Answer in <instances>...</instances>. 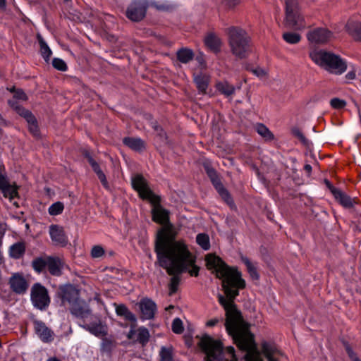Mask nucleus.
<instances>
[{
	"mask_svg": "<svg viewBox=\"0 0 361 361\" xmlns=\"http://www.w3.org/2000/svg\"><path fill=\"white\" fill-rule=\"evenodd\" d=\"M206 262L207 268L222 279V286L226 298L219 295L218 298L226 312L225 326L228 334L238 347L246 353L245 361H263L247 324L243 320L233 302V300L239 295L238 289L245 287V281L242 279L241 273L237 269L227 266L215 255H208Z\"/></svg>",
	"mask_w": 361,
	"mask_h": 361,
	"instance_id": "f257e3e1",
	"label": "nucleus"
},
{
	"mask_svg": "<svg viewBox=\"0 0 361 361\" xmlns=\"http://www.w3.org/2000/svg\"><path fill=\"white\" fill-rule=\"evenodd\" d=\"M132 185L141 198L152 204V219L163 226L157 232L155 243L159 265L170 274L183 271L194 262L193 255L184 241L175 240L176 232L169 223V212L159 205V197L152 192L142 176H133Z\"/></svg>",
	"mask_w": 361,
	"mask_h": 361,
	"instance_id": "f03ea898",
	"label": "nucleus"
},
{
	"mask_svg": "<svg viewBox=\"0 0 361 361\" xmlns=\"http://www.w3.org/2000/svg\"><path fill=\"white\" fill-rule=\"evenodd\" d=\"M199 345L206 355V361L237 360L233 347L229 346L223 350L221 343L209 336H202Z\"/></svg>",
	"mask_w": 361,
	"mask_h": 361,
	"instance_id": "7ed1b4c3",
	"label": "nucleus"
},
{
	"mask_svg": "<svg viewBox=\"0 0 361 361\" xmlns=\"http://www.w3.org/2000/svg\"><path fill=\"white\" fill-rule=\"evenodd\" d=\"M312 61L330 73L341 75L347 69V64L339 56L322 49L310 52Z\"/></svg>",
	"mask_w": 361,
	"mask_h": 361,
	"instance_id": "20e7f679",
	"label": "nucleus"
},
{
	"mask_svg": "<svg viewBox=\"0 0 361 361\" xmlns=\"http://www.w3.org/2000/svg\"><path fill=\"white\" fill-rule=\"evenodd\" d=\"M229 44L233 55L245 58L250 52V38L245 30L232 27L229 30Z\"/></svg>",
	"mask_w": 361,
	"mask_h": 361,
	"instance_id": "39448f33",
	"label": "nucleus"
},
{
	"mask_svg": "<svg viewBox=\"0 0 361 361\" xmlns=\"http://www.w3.org/2000/svg\"><path fill=\"white\" fill-rule=\"evenodd\" d=\"M285 25L287 27L296 30H301L307 27L304 17L298 10L295 0H286Z\"/></svg>",
	"mask_w": 361,
	"mask_h": 361,
	"instance_id": "423d86ee",
	"label": "nucleus"
},
{
	"mask_svg": "<svg viewBox=\"0 0 361 361\" xmlns=\"http://www.w3.org/2000/svg\"><path fill=\"white\" fill-rule=\"evenodd\" d=\"M31 300L34 306L40 310L47 307L50 302L47 289L38 283L32 288Z\"/></svg>",
	"mask_w": 361,
	"mask_h": 361,
	"instance_id": "0eeeda50",
	"label": "nucleus"
},
{
	"mask_svg": "<svg viewBox=\"0 0 361 361\" xmlns=\"http://www.w3.org/2000/svg\"><path fill=\"white\" fill-rule=\"evenodd\" d=\"M307 40L312 44H325L334 38L333 33L329 30L318 27L307 33Z\"/></svg>",
	"mask_w": 361,
	"mask_h": 361,
	"instance_id": "6e6552de",
	"label": "nucleus"
},
{
	"mask_svg": "<svg viewBox=\"0 0 361 361\" xmlns=\"http://www.w3.org/2000/svg\"><path fill=\"white\" fill-rule=\"evenodd\" d=\"M0 190L4 197L10 200L18 196V187L15 183H11L7 178L4 168L0 167Z\"/></svg>",
	"mask_w": 361,
	"mask_h": 361,
	"instance_id": "1a4fd4ad",
	"label": "nucleus"
},
{
	"mask_svg": "<svg viewBox=\"0 0 361 361\" xmlns=\"http://www.w3.org/2000/svg\"><path fill=\"white\" fill-rule=\"evenodd\" d=\"M147 6L145 0H135L126 11L127 17L133 21L142 20L145 16Z\"/></svg>",
	"mask_w": 361,
	"mask_h": 361,
	"instance_id": "9d476101",
	"label": "nucleus"
},
{
	"mask_svg": "<svg viewBox=\"0 0 361 361\" xmlns=\"http://www.w3.org/2000/svg\"><path fill=\"white\" fill-rule=\"evenodd\" d=\"M261 353L268 361H281L284 357L273 342L267 341H262Z\"/></svg>",
	"mask_w": 361,
	"mask_h": 361,
	"instance_id": "9b49d317",
	"label": "nucleus"
},
{
	"mask_svg": "<svg viewBox=\"0 0 361 361\" xmlns=\"http://www.w3.org/2000/svg\"><path fill=\"white\" fill-rule=\"evenodd\" d=\"M11 290L18 294H23L28 288V283L22 274L14 273L9 279Z\"/></svg>",
	"mask_w": 361,
	"mask_h": 361,
	"instance_id": "f8f14e48",
	"label": "nucleus"
},
{
	"mask_svg": "<svg viewBox=\"0 0 361 361\" xmlns=\"http://www.w3.org/2000/svg\"><path fill=\"white\" fill-rule=\"evenodd\" d=\"M8 103L12 107L18 109V114L26 119L30 133H32L33 135L37 136L39 134L38 126L36 122V119L35 116L31 114V112L27 110L19 108L18 106L16 105V104L13 102V101H9Z\"/></svg>",
	"mask_w": 361,
	"mask_h": 361,
	"instance_id": "ddd939ff",
	"label": "nucleus"
},
{
	"mask_svg": "<svg viewBox=\"0 0 361 361\" xmlns=\"http://www.w3.org/2000/svg\"><path fill=\"white\" fill-rule=\"evenodd\" d=\"M141 317L143 319H150L154 316L157 311V305L154 301L149 298H143L139 302Z\"/></svg>",
	"mask_w": 361,
	"mask_h": 361,
	"instance_id": "4468645a",
	"label": "nucleus"
},
{
	"mask_svg": "<svg viewBox=\"0 0 361 361\" xmlns=\"http://www.w3.org/2000/svg\"><path fill=\"white\" fill-rule=\"evenodd\" d=\"M207 174L222 199H224L228 204H231L232 200L227 190L224 188L223 185L220 182L216 171L212 169H208Z\"/></svg>",
	"mask_w": 361,
	"mask_h": 361,
	"instance_id": "2eb2a0df",
	"label": "nucleus"
},
{
	"mask_svg": "<svg viewBox=\"0 0 361 361\" xmlns=\"http://www.w3.org/2000/svg\"><path fill=\"white\" fill-rule=\"evenodd\" d=\"M60 295L63 303L68 302L71 306L79 300L78 290L71 285H66L60 288Z\"/></svg>",
	"mask_w": 361,
	"mask_h": 361,
	"instance_id": "dca6fc26",
	"label": "nucleus"
},
{
	"mask_svg": "<svg viewBox=\"0 0 361 361\" xmlns=\"http://www.w3.org/2000/svg\"><path fill=\"white\" fill-rule=\"evenodd\" d=\"M82 326L83 329L99 338H102L107 334V326L100 320Z\"/></svg>",
	"mask_w": 361,
	"mask_h": 361,
	"instance_id": "f3484780",
	"label": "nucleus"
},
{
	"mask_svg": "<svg viewBox=\"0 0 361 361\" xmlns=\"http://www.w3.org/2000/svg\"><path fill=\"white\" fill-rule=\"evenodd\" d=\"M35 333L43 342H49L53 339V332L42 322H34Z\"/></svg>",
	"mask_w": 361,
	"mask_h": 361,
	"instance_id": "a211bd4d",
	"label": "nucleus"
},
{
	"mask_svg": "<svg viewBox=\"0 0 361 361\" xmlns=\"http://www.w3.org/2000/svg\"><path fill=\"white\" fill-rule=\"evenodd\" d=\"M193 259H195L194 257H193ZM195 260H194V262L192 263V264L188 266L185 270L183 271V272L186 270H188L191 276H197L198 272H199V268L195 265ZM181 273H182V271H181ZM168 274L170 275H176V274H180V272L173 273V274H170L168 272ZM178 282H179V279L178 276H173L171 278V283L169 284V290H170L169 294L170 295H172L173 293H174L176 291Z\"/></svg>",
	"mask_w": 361,
	"mask_h": 361,
	"instance_id": "6ab92c4d",
	"label": "nucleus"
},
{
	"mask_svg": "<svg viewBox=\"0 0 361 361\" xmlns=\"http://www.w3.org/2000/svg\"><path fill=\"white\" fill-rule=\"evenodd\" d=\"M70 309L71 313L77 317L86 318L90 314V310L88 305L80 299L73 302Z\"/></svg>",
	"mask_w": 361,
	"mask_h": 361,
	"instance_id": "aec40b11",
	"label": "nucleus"
},
{
	"mask_svg": "<svg viewBox=\"0 0 361 361\" xmlns=\"http://www.w3.org/2000/svg\"><path fill=\"white\" fill-rule=\"evenodd\" d=\"M331 192L334 195L335 199L338 201L339 203L344 207L350 208L355 203V199L351 198L341 190L334 188L331 189Z\"/></svg>",
	"mask_w": 361,
	"mask_h": 361,
	"instance_id": "412c9836",
	"label": "nucleus"
},
{
	"mask_svg": "<svg viewBox=\"0 0 361 361\" xmlns=\"http://www.w3.org/2000/svg\"><path fill=\"white\" fill-rule=\"evenodd\" d=\"M47 269L51 274L54 276H60L64 264L59 257H47Z\"/></svg>",
	"mask_w": 361,
	"mask_h": 361,
	"instance_id": "4be33fe9",
	"label": "nucleus"
},
{
	"mask_svg": "<svg viewBox=\"0 0 361 361\" xmlns=\"http://www.w3.org/2000/svg\"><path fill=\"white\" fill-rule=\"evenodd\" d=\"M49 235L52 241L54 243L63 245L66 244V237L61 226L51 225L49 227Z\"/></svg>",
	"mask_w": 361,
	"mask_h": 361,
	"instance_id": "5701e85b",
	"label": "nucleus"
},
{
	"mask_svg": "<svg viewBox=\"0 0 361 361\" xmlns=\"http://www.w3.org/2000/svg\"><path fill=\"white\" fill-rule=\"evenodd\" d=\"M204 43L211 51L217 52L220 49L221 41L216 35L209 34L204 39Z\"/></svg>",
	"mask_w": 361,
	"mask_h": 361,
	"instance_id": "b1692460",
	"label": "nucleus"
},
{
	"mask_svg": "<svg viewBox=\"0 0 361 361\" xmlns=\"http://www.w3.org/2000/svg\"><path fill=\"white\" fill-rule=\"evenodd\" d=\"M348 33L357 41H361V22L350 21L346 25Z\"/></svg>",
	"mask_w": 361,
	"mask_h": 361,
	"instance_id": "393cba45",
	"label": "nucleus"
},
{
	"mask_svg": "<svg viewBox=\"0 0 361 361\" xmlns=\"http://www.w3.org/2000/svg\"><path fill=\"white\" fill-rule=\"evenodd\" d=\"M123 142L126 146L135 151H141L145 147L144 142L138 137H126L123 139Z\"/></svg>",
	"mask_w": 361,
	"mask_h": 361,
	"instance_id": "a878e982",
	"label": "nucleus"
},
{
	"mask_svg": "<svg viewBox=\"0 0 361 361\" xmlns=\"http://www.w3.org/2000/svg\"><path fill=\"white\" fill-rule=\"evenodd\" d=\"M194 80L198 90L202 93H205L209 84V76L203 74H196L194 75Z\"/></svg>",
	"mask_w": 361,
	"mask_h": 361,
	"instance_id": "bb28decb",
	"label": "nucleus"
},
{
	"mask_svg": "<svg viewBox=\"0 0 361 361\" xmlns=\"http://www.w3.org/2000/svg\"><path fill=\"white\" fill-rule=\"evenodd\" d=\"M216 90L226 97L231 96L235 92V87L227 81L218 82L216 84Z\"/></svg>",
	"mask_w": 361,
	"mask_h": 361,
	"instance_id": "cd10ccee",
	"label": "nucleus"
},
{
	"mask_svg": "<svg viewBox=\"0 0 361 361\" xmlns=\"http://www.w3.org/2000/svg\"><path fill=\"white\" fill-rule=\"evenodd\" d=\"M137 334V340L142 343H146L149 336L148 330L146 328L140 327L137 331L131 329L128 334V338H131L134 334Z\"/></svg>",
	"mask_w": 361,
	"mask_h": 361,
	"instance_id": "c85d7f7f",
	"label": "nucleus"
},
{
	"mask_svg": "<svg viewBox=\"0 0 361 361\" xmlns=\"http://www.w3.org/2000/svg\"><path fill=\"white\" fill-rule=\"evenodd\" d=\"M194 56L193 51L187 48H182L177 51V58L178 61L183 63L190 61Z\"/></svg>",
	"mask_w": 361,
	"mask_h": 361,
	"instance_id": "c756f323",
	"label": "nucleus"
},
{
	"mask_svg": "<svg viewBox=\"0 0 361 361\" xmlns=\"http://www.w3.org/2000/svg\"><path fill=\"white\" fill-rule=\"evenodd\" d=\"M87 159H88V161H89L90 164L92 167L94 172L97 174V176H98L99 179L100 180V181L102 182V183L103 184V185L104 187H107V180H106V176H105L104 173L99 169L98 164L90 156L87 157Z\"/></svg>",
	"mask_w": 361,
	"mask_h": 361,
	"instance_id": "7c9ffc66",
	"label": "nucleus"
},
{
	"mask_svg": "<svg viewBox=\"0 0 361 361\" xmlns=\"http://www.w3.org/2000/svg\"><path fill=\"white\" fill-rule=\"evenodd\" d=\"M116 312L118 315L123 317L127 320L135 322L136 317L128 309L123 305H117L116 307Z\"/></svg>",
	"mask_w": 361,
	"mask_h": 361,
	"instance_id": "2f4dec72",
	"label": "nucleus"
},
{
	"mask_svg": "<svg viewBox=\"0 0 361 361\" xmlns=\"http://www.w3.org/2000/svg\"><path fill=\"white\" fill-rule=\"evenodd\" d=\"M25 252V246L23 243H16L10 247V256L15 259L20 258Z\"/></svg>",
	"mask_w": 361,
	"mask_h": 361,
	"instance_id": "473e14b6",
	"label": "nucleus"
},
{
	"mask_svg": "<svg viewBox=\"0 0 361 361\" xmlns=\"http://www.w3.org/2000/svg\"><path fill=\"white\" fill-rule=\"evenodd\" d=\"M39 43L40 45V51L42 54V56L44 59L46 61H48L49 60V58L52 54L51 50L49 49L47 43L44 42L43 38L40 36H37Z\"/></svg>",
	"mask_w": 361,
	"mask_h": 361,
	"instance_id": "72a5a7b5",
	"label": "nucleus"
},
{
	"mask_svg": "<svg viewBox=\"0 0 361 361\" xmlns=\"http://www.w3.org/2000/svg\"><path fill=\"white\" fill-rule=\"evenodd\" d=\"M283 39L288 44H298L301 40V36L298 33L286 32L283 34Z\"/></svg>",
	"mask_w": 361,
	"mask_h": 361,
	"instance_id": "f704fd0d",
	"label": "nucleus"
},
{
	"mask_svg": "<svg viewBox=\"0 0 361 361\" xmlns=\"http://www.w3.org/2000/svg\"><path fill=\"white\" fill-rule=\"evenodd\" d=\"M196 242L204 250H208L210 247L209 238L205 233H199L196 237Z\"/></svg>",
	"mask_w": 361,
	"mask_h": 361,
	"instance_id": "c9c22d12",
	"label": "nucleus"
},
{
	"mask_svg": "<svg viewBox=\"0 0 361 361\" xmlns=\"http://www.w3.org/2000/svg\"><path fill=\"white\" fill-rule=\"evenodd\" d=\"M243 262L246 265L247 271L249 272L251 278L252 279H259V274L256 270V268L255 266L251 263V262L249 260V259L246 257H242L241 258Z\"/></svg>",
	"mask_w": 361,
	"mask_h": 361,
	"instance_id": "e433bc0d",
	"label": "nucleus"
},
{
	"mask_svg": "<svg viewBox=\"0 0 361 361\" xmlns=\"http://www.w3.org/2000/svg\"><path fill=\"white\" fill-rule=\"evenodd\" d=\"M64 205L61 202H56L49 206L48 212L51 216H56L63 212Z\"/></svg>",
	"mask_w": 361,
	"mask_h": 361,
	"instance_id": "4c0bfd02",
	"label": "nucleus"
},
{
	"mask_svg": "<svg viewBox=\"0 0 361 361\" xmlns=\"http://www.w3.org/2000/svg\"><path fill=\"white\" fill-rule=\"evenodd\" d=\"M47 257L46 258H37L35 259L32 263L33 269L37 271L41 272L45 267H47Z\"/></svg>",
	"mask_w": 361,
	"mask_h": 361,
	"instance_id": "58836bf2",
	"label": "nucleus"
},
{
	"mask_svg": "<svg viewBox=\"0 0 361 361\" xmlns=\"http://www.w3.org/2000/svg\"><path fill=\"white\" fill-rule=\"evenodd\" d=\"M255 129L262 137L267 140H270L273 137L269 130L263 124H257L255 126Z\"/></svg>",
	"mask_w": 361,
	"mask_h": 361,
	"instance_id": "ea45409f",
	"label": "nucleus"
},
{
	"mask_svg": "<svg viewBox=\"0 0 361 361\" xmlns=\"http://www.w3.org/2000/svg\"><path fill=\"white\" fill-rule=\"evenodd\" d=\"M172 330L175 334H181L183 331V322L179 318L173 319L172 323Z\"/></svg>",
	"mask_w": 361,
	"mask_h": 361,
	"instance_id": "a19ab883",
	"label": "nucleus"
},
{
	"mask_svg": "<svg viewBox=\"0 0 361 361\" xmlns=\"http://www.w3.org/2000/svg\"><path fill=\"white\" fill-rule=\"evenodd\" d=\"M53 66L61 71H65L67 70L66 63L61 59L54 58L52 61Z\"/></svg>",
	"mask_w": 361,
	"mask_h": 361,
	"instance_id": "79ce46f5",
	"label": "nucleus"
},
{
	"mask_svg": "<svg viewBox=\"0 0 361 361\" xmlns=\"http://www.w3.org/2000/svg\"><path fill=\"white\" fill-rule=\"evenodd\" d=\"M161 361H171L172 359L171 350L162 347L160 351Z\"/></svg>",
	"mask_w": 361,
	"mask_h": 361,
	"instance_id": "37998d69",
	"label": "nucleus"
},
{
	"mask_svg": "<svg viewBox=\"0 0 361 361\" xmlns=\"http://www.w3.org/2000/svg\"><path fill=\"white\" fill-rule=\"evenodd\" d=\"M330 104L333 108L337 109H343L346 105V102L345 100L338 98L332 99L330 102Z\"/></svg>",
	"mask_w": 361,
	"mask_h": 361,
	"instance_id": "c03bdc74",
	"label": "nucleus"
},
{
	"mask_svg": "<svg viewBox=\"0 0 361 361\" xmlns=\"http://www.w3.org/2000/svg\"><path fill=\"white\" fill-rule=\"evenodd\" d=\"M104 254V250L99 245H95L92 248L91 255L94 258L102 257Z\"/></svg>",
	"mask_w": 361,
	"mask_h": 361,
	"instance_id": "a18cd8bd",
	"label": "nucleus"
},
{
	"mask_svg": "<svg viewBox=\"0 0 361 361\" xmlns=\"http://www.w3.org/2000/svg\"><path fill=\"white\" fill-rule=\"evenodd\" d=\"M239 2L240 0H224L221 5L225 10H229L233 8Z\"/></svg>",
	"mask_w": 361,
	"mask_h": 361,
	"instance_id": "49530a36",
	"label": "nucleus"
},
{
	"mask_svg": "<svg viewBox=\"0 0 361 361\" xmlns=\"http://www.w3.org/2000/svg\"><path fill=\"white\" fill-rule=\"evenodd\" d=\"M11 91L14 93L13 97L15 99H18V100H26L27 99L26 94L21 90H18L16 91L15 89L13 88L11 90Z\"/></svg>",
	"mask_w": 361,
	"mask_h": 361,
	"instance_id": "de8ad7c7",
	"label": "nucleus"
},
{
	"mask_svg": "<svg viewBox=\"0 0 361 361\" xmlns=\"http://www.w3.org/2000/svg\"><path fill=\"white\" fill-rule=\"evenodd\" d=\"M252 72L260 79H262L267 76L266 71L261 68H257L255 69H253Z\"/></svg>",
	"mask_w": 361,
	"mask_h": 361,
	"instance_id": "09e8293b",
	"label": "nucleus"
},
{
	"mask_svg": "<svg viewBox=\"0 0 361 361\" xmlns=\"http://www.w3.org/2000/svg\"><path fill=\"white\" fill-rule=\"evenodd\" d=\"M219 322V319L217 318H214V319H212L209 320L206 324L207 326L212 327V326H215Z\"/></svg>",
	"mask_w": 361,
	"mask_h": 361,
	"instance_id": "8fccbe9b",
	"label": "nucleus"
},
{
	"mask_svg": "<svg viewBox=\"0 0 361 361\" xmlns=\"http://www.w3.org/2000/svg\"><path fill=\"white\" fill-rule=\"evenodd\" d=\"M355 75H356L355 71H350L346 74L345 78L347 80H353L355 78Z\"/></svg>",
	"mask_w": 361,
	"mask_h": 361,
	"instance_id": "3c124183",
	"label": "nucleus"
},
{
	"mask_svg": "<svg viewBox=\"0 0 361 361\" xmlns=\"http://www.w3.org/2000/svg\"><path fill=\"white\" fill-rule=\"evenodd\" d=\"M346 350H347V353L348 354V355L350 356V357L353 360L355 361V358H357L355 355L354 354L353 351L352 350V349L350 348V347H346Z\"/></svg>",
	"mask_w": 361,
	"mask_h": 361,
	"instance_id": "603ef678",
	"label": "nucleus"
},
{
	"mask_svg": "<svg viewBox=\"0 0 361 361\" xmlns=\"http://www.w3.org/2000/svg\"><path fill=\"white\" fill-rule=\"evenodd\" d=\"M196 59L199 62V63H200V65L202 68H204L206 67L205 64L204 63L203 57L202 56H197Z\"/></svg>",
	"mask_w": 361,
	"mask_h": 361,
	"instance_id": "864d4df0",
	"label": "nucleus"
},
{
	"mask_svg": "<svg viewBox=\"0 0 361 361\" xmlns=\"http://www.w3.org/2000/svg\"><path fill=\"white\" fill-rule=\"evenodd\" d=\"M6 7V1L0 0V8H4Z\"/></svg>",
	"mask_w": 361,
	"mask_h": 361,
	"instance_id": "5fc2aeb1",
	"label": "nucleus"
},
{
	"mask_svg": "<svg viewBox=\"0 0 361 361\" xmlns=\"http://www.w3.org/2000/svg\"><path fill=\"white\" fill-rule=\"evenodd\" d=\"M152 127L155 130L158 131V128H159V127H158V126H157V122H153V123H152Z\"/></svg>",
	"mask_w": 361,
	"mask_h": 361,
	"instance_id": "6e6d98bb",
	"label": "nucleus"
},
{
	"mask_svg": "<svg viewBox=\"0 0 361 361\" xmlns=\"http://www.w3.org/2000/svg\"><path fill=\"white\" fill-rule=\"evenodd\" d=\"M47 361H59V360H57L55 357H51V358L48 359Z\"/></svg>",
	"mask_w": 361,
	"mask_h": 361,
	"instance_id": "4d7b16f0",
	"label": "nucleus"
},
{
	"mask_svg": "<svg viewBox=\"0 0 361 361\" xmlns=\"http://www.w3.org/2000/svg\"><path fill=\"white\" fill-rule=\"evenodd\" d=\"M157 8H158V9H160V10H164V9H165L166 8H165L164 6H157Z\"/></svg>",
	"mask_w": 361,
	"mask_h": 361,
	"instance_id": "13d9d810",
	"label": "nucleus"
},
{
	"mask_svg": "<svg viewBox=\"0 0 361 361\" xmlns=\"http://www.w3.org/2000/svg\"><path fill=\"white\" fill-rule=\"evenodd\" d=\"M305 169L309 171L311 169V166L310 165H307L305 166Z\"/></svg>",
	"mask_w": 361,
	"mask_h": 361,
	"instance_id": "bf43d9fd",
	"label": "nucleus"
},
{
	"mask_svg": "<svg viewBox=\"0 0 361 361\" xmlns=\"http://www.w3.org/2000/svg\"><path fill=\"white\" fill-rule=\"evenodd\" d=\"M173 306H171H171H169V307H167V308H166V310H169V309H171V308H173Z\"/></svg>",
	"mask_w": 361,
	"mask_h": 361,
	"instance_id": "052dcab7",
	"label": "nucleus"
},
{
	"mask_svg": "<svg viewBox=\"0 0 361 361\" xmlns=\"http://www.w3.org/2000/svg\"><path fill=\"white\" fill-rule=\"evenodd\" d=\"M355 361H360L358 358H355Z\"/></svg>",
	"mask_w": 361,
	"mask_h": 361,
	"instance_id": "680f3d73",
	"label": "nucleus"
}]
</instances>
